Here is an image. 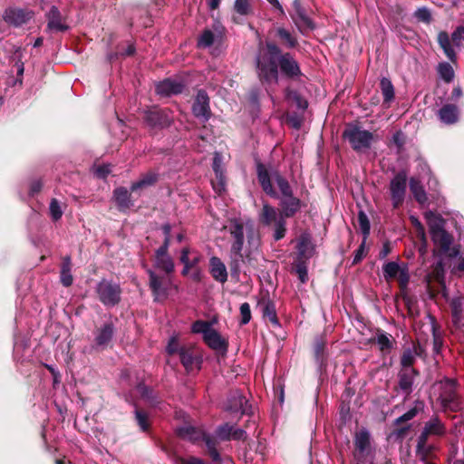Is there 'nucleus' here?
Here are the masks:
<instances>
[{"instance_id":"obj_60","label":"nucleus","mask_w":464,"mask_h":464,"mask_svg":"<svg viewBox=\"0 0 464 464\" xmlns=\"http://www.w3.org/2000/svg\"><path fill=\"white\" fill-rule=\"evenodd\" d=\"M413 15L418 21L425 24H430L432 20L430 11L424 6L418 8Z\"/></svg>"},{"instance_id":"obj_53","label":"nucleus","mask_w":464,"mask_h":464,"mask_svg":"<svg viewBox=\"0 0 464 464\" xmlns=\"http://www.w3.org/2000/svg\"><path fill=\"white\" fill-rule=\"evenodd\" d=\"M245 263V258L242 251H239V254H231V261L229 263V267L231 274L234 276H238L241 271V265Z\"/></svg>"},{"instance_id":"obj_19","label":"nucleus","mask_w":464,"mask_h":464,"mask_svg":"<svg viewBox=\"0 0 464 464\" xmlns=\"http://www.w3.org/2000/svg\"><path fill=\"white\" fill-rule=\"evenodd\" d=\"M112 200L117 209L121 213H126L134 206L131 191L123 186L117 187L112 192Z\"/></svg>"},{"instance_id":"obj_32","label":"nucleus","mask_w":464,"mask_h":464,"mask_svg":"<svg viewBox=\"0 0 464 464\" xmlns=\"http://www.w3.org/2000/svg\"><path fill=\"white\" fill-rule=\"evenodd\" d=\"M250 406L247 405V400L239 392L234 393L227 402V410L233 412L240 411L241 414H250Z\"/></svg>"},{"instance_id":"obj_52","label":"nucleus","mask_w":464,"mask_h":464,"mask_svg":"<svg viewBox=\"0 0 464 464\" xmlns=\"http://www.w3.org/2000/svg\"><path fill=\"white\" fill-rule=\"evenodd\" d=\"M212 324L208 321L204 320H197L192 324L191 331L194 334H202L203 336L208 334L210 331H212Z\"/></svg>"},{"instance_id":"obj_40","label":"nucleus","mask_w":464,"mask_h":464,"mask_svg":"<svg viewBox=\"0 0 464 464\" xmlns=\"http://www.w3.org/2000/svg\"><path fill=\"white\" fill-rule=\"evenodd\" d=\"M425 404L422 401L417 400L414 401V405L412 408H411L409 411H407L405 413H403L401 416L398 417L394 420V424L399 426L402 423H405L413 418H415L420 412H422L424 411Z\"/></svg>"},{"instance_id":"obj_51","label":"nucleus","mask_w":464,"mask_h":464,"mask_svg":"<svg viewBox=\"0 0 464 464\" xmlns=\"http://www.w3.org/2000/svg\"><path fill=\"white\" fill-rule=\"evenodd\" d=\"M432 350L435 354H439L441 351V348L443 346V339L442 336L439 331L438 324H436L434 318H432Z\"/></svg>"},{"instance_id":"obj_49","label":"nucleus","mask_w":464,"mask_h":464,"mask_svg":"<svg viewBox=\"0 0 464 464\" xmlns=\"http://www.w3.org/2000/svg\"><path fill=\"white\" fill-rule=\"evenodd\" d=\"M286 218H283L282 216H279V219L277 222L274 223V232H273V238L275 241H279L283 239L286 235Z\"/></svg>"},{"instance_id":"obj_38","label":"nucleus","mask_w":464,"mask_h":464,"mask_svg":"<svg viewBox=\"0 0 464 464\" xmlns=\"http://www.w3.org/2000/svg\"><path fill=\"white\" fill-rule=\"evenodd\" d=\"M423 430H425L430 436L440 437L446 433V427L437 415H433L424 423Z\"/></svg>"},{"instance_id":"obj_58","label":"nucleus","mask_w":464,"mask_h":464,"mask_svg":"<svg viewBox=\"0 0 464 464\" xmlns=\"http://www.w3.org/2000/svg\"><path fill=\"white\" fill-rule=\"evenodd\" d=\"M213 189L221 194L226 188L225 172L215 174V178L211 180Z\"/></svg>"},{"instance_id":"obj_2","label":"nucleus","mask_w":464,"mask_h":464,"mask_svg":"<svg viewBox=\"0 0 464 464\" xmlns=\"http://www.w3.org/2000/svg\"><path fill=\"white\" fill-rule=\"evenodd\" d=\"M256 176L263 191L269 197L278 200L279 216L286 218H294L304 207L303 201L294 194L279 197L273 183L270 182L269 170L260 161L256 162Z\"/></svg>"},{"instance_id":"obj_12","label":"nucleus","mask_w":464,"mask_h":464,"mask_svg":"<svg viewBox=\"0 0 464 464\" xmlns=\"http://www.w3.org/2000/svg\"><path fill=\"white\" fill-rule=\"evenodd\" d=\"M46 27L45 32L53 33H64L70 29L67 24L66 16H63L56 5H52L45 13Z\"/></svg>"},{"instance_id":"obj_17","label":"nucleus","mask_w":464,"mask_h":464,"mask_svg":"<svg viewBox=\"0 0 464 464\" xmlns=\"http://www.w3.org/2000/svg\"><path fill=\"white\" fill-rule=\"evenodd\" d=\"M186 84L181 80L166 78L155 85V92L160 97H170L184 92Z\"/></svg>"},{"instance_id":"obj_6","label":"nucleus","mask_w":464,"mask_h":464,"mask_svg":"<svg viewBox=\"0 0 464 464\" xmlns=\"http://www.w3.org/2000/svg\"><path fill=\"white\" fill-rule=\"evenodd\" d=\"M463 39L464 26L462 25L458 26L451 34L450 37L446 31H440L437 36V41L440 47L443 50L448 59L452 63H455L457 60V55L452 47V44L459 47Z\"/></svg>"},{"instance_id":"obj_55","label":"nucleus","mask_w":464,"mask_h":464,"mask_svg":"<svg viewBox=\"0 0 464 464\" xmlns=\"http://www.w3.org/2000/svg\"><path fill=\"white\" fill-rule=\"evenodd\" d=\"M358 224L362 234L363 235L364 240L369 237L371 230L370 220L363 210H360L358 213Z\"/></svg>"},{"instance_id":"obj_5","label":"nucleus","mask_w":464,"mask_h":464,"mask_svg":"<svg viewBox=\"0 0 464 464\" xmlns=\"http://www.w3.org/2000/svg\"><path fill=\"white\" fill-rule=\"evenodd\" d=\"M95 293L98 300L104 306L113 307L120 304L122 290L119 284L111 280L102 279L97 284Z\"/></svg>"},{"instance_id":"obj_39","label":"nucleus","mask_w":464,"mask_h":464,"mask_svg":"<svg viewBox=\"0 0 464 464\" xmlns=\"http://www.w3.org/2000/svg\"><path fill=\"white\" fill-rule=\"evenodd\" d=\"M204 442L207 448V454L211 459L214 464H222V458L218 450L219 444L218 440L212 436L204 437Z\"/></svg>"},{"instance_id":"obj_48","label":"nucleus","mask_w":464,"mask_h":464,"mask_svg":"<svg viewBox=\"0 0 464 464\" xmlns=\"http://www.w3.org/2000/svg\"><path fill=\"white\" fill-rule=\"evenodd\" d=\"M155 266L166 274H171L175 269L174 261L170 256L155 257Z\"/></svg>"},{"instance_id":"obj_46","label":"nucleus","mask_w":464,"mask_h":464,"mask_svg":"<svg viewBox=\"0 0 464 464\" xmlns=\"http://www.w3.org/2000/svg\"><path fill=\"white\" fill-rule=\"evenodd\" d=\"M252 0H236L234 3V11L242 16H248L254 14Z\"/></svg>"},{"instance_id":"obj_14","label":"nucleus","mask_w":464,"mask_h":464,"mask_svg":"<svg viewBox=\"0 0 464 464\" xmlns=\"http://www.w3.org/2000/svg\"><path fill=\"white\" fill-rule=\"evenodd\" d=\"M191 110L193 115L203 121H208L211 118L210 98L204 89L197 92Z\"/></svg>"},{"instance_id":"obj_18","label":"nucleus","mask_w":464,"mask_h":464,"mask_svg":"<svg viewBox=\"0 0 464 464\" xmlns=\"http://www.w3.org/2000/svg\"><path fill=\"white\" fill-rule=\"evenodd\" d=\"M229 233L233 237L230 252L239 254L243 250L245 243L244 224L240 219L234 218L229 223Z\"/></svg>"},{"instance_id":"obj_42","label":"nucleus","mask_w":464,"mask_h":464,"mask_svg":"<svg viewBox=\"0 0 464 464\" xmlns=\"http://www.w3.org/2000/svg\"><path fill=\"white\" fill-rule=\"evenodd\" d=\"M291 273L297 275L298 279L302 284H305L308 277L307 260L295 258L293 263Z\"/></svg>"},{"instance_id":"obj_24","label":"nucleus","mask_w":464,"mask_h":464,"mask_svg":"<svg viewBox=\"0 0 464 464\" xmlns=\"http://www.w3.org/2000/svg\"><path fill=\"white\" fill-rule=\"evenodd\" d=\"M159 173L149 170L146 173H143L140 176V179L137 181H134L130 185L131 192H139L150 188L159 181Z\"/></svg>"},{"instance_id":"obj_3","label":"nucleus","mask_w":464,"mask_h":464,"mask_svg":"<svg viewBox=\"0 0 464 464\" xmlns=\"http://www.w3.org/2000/svg\"><path fill=\"white\" fill-rule=\"evenodd\" d=\"M143 123L150 136H156L174 122L172 111L168 108L150 107L143 111Z\"/></svg>"},{"instance_id":"obj_15","label":"nucleus","mask_w":464,"mask_h":464,"mask_svg":"<svg viewBox=\"0 0 464 464\" xmlns=\"http://www.w3.org/2000/svg\"><path fill=\"white\" fill-rule=\"evenodd\" d=\"M353 443L355 448L353 456L359 462H362L372 451L371 434L369 430L365 428H362L356 431Z\"/></svg>"},{"instance_id":"obj_47","label":"nucleus","mask_w":464,"mask_h":464,"mask_svg":"<svg viewBox=\"0 0 464 464\" xmlns=\"http://www.w3.org/2000/svg\"><path fill=\"white\" fill-rule=\"evenodd\" d=\"M402 268L394 261L388 262L382 266L383 276L386 281H391L397 277Z\"/></svg>"},{"instance_id":"obj_56","label":"nucleus","mask_w":464,"mask_h":464,"mask_svg":"<svg viewBox=\"0 0 464 464\" xmlns=\"http://www.w3.org/2000/svg\"><path fill=\"white\" fill-rule=\"evenodd\" d=\"M438 72L440 77L446 82H450L454 79V71L449 63H440L438 66Z\"/></svg>"},{"instance_id":"obj_31","label":"nucleus","mask_w":464,"mask_h":464,"mask_svg":"<svg viewBox=\"0 0 464 464\" xmlns=\"http://www.w3.org/2000/svg\"><path fill=\"white\" fill-rule=\"evenodd\" d=\"M297 256L295 258L306 259L312 257L314 246L309 234H302L297 243Z\"/></svg>"},{"instance_id":"obj_11","label":"nucleus","mask_w":464,"mask_h":464,"mask_svg":"<svg viewBox=\"0 0 464 464\" xmlns=\"http://www.w3.org/2000/svg\"><path fill=\"white\" fill-rule=\"evenodd\" d=\"M407 172L401 170L390 182L391 199L394 208H400L404 201L407 188Z\"/></svg>"},{"instance_id":"obj_4","label":"nucleus","mask_w":464,"mask_h":464,"mask_svg":"<svg viewBox=\"0 0 464 464\" xmlns=\"http://www.w3.org/2000/svg\"><path fill=\"white\" fill-rule=\"evenodd\" d=\"M342 137L347 140L351 148L360 153L371 149L374 140L373 134L367 130H362L358 123L346 124Z\"/></svg>"},{"instance_id":"obj_64","label":"nucleus","mask_w":464,"mask_h":464,"mask_svg":"<svg viewBox=\"0 0 464 464\" xmlns=\"http://www.w3.org/2000/svg\"><path fill=\"white\" fill-rule=\"evenodd\" d=\"M49 209H50L51 217L54 221H57L62 218L63 211H62L60 204L56 198H53L51 200Z\"/></svg>"},{"instance_id":"obj_1","label":"nucleus","mask_w":464,"mask_h":464,"mask_svg":"<svg viewBox=\"0 0 464 464\" xmlns=\"http://www.w3.org/2000/svg\"><path fill=\"white\" fill-rule=\"evenodd\" d=\"M256 77L263 86L277 84L279 76L298 82L304 75L299 62L289 52H284L274 41L260 44L255 56Z\"/></svg>"},{"instance_id":"obj_57","label":"nucleus","mask_w":464,"mask_h":464,"mask_svg":"<svg viewBox=\"0 0 464 464\" xmlns=\"http://www.w3.org/2000/svg\"><path fill=\"white\" fill-rule=\"evenodd\" d=\"M415 362V355L414 353L407 348L403 351L401 357V365L402 369H414L413 364Z\"/></svg>"},{"instance_id":"obj_29","label":"nucleus","mask_w":464,"mask_h":464,"mask_svg":"<svg viewBox=\"0 0 464 464\" xmlns=\"http://www.w3.org/2000/svg\"><path fill=\"white\" fill-rule=\"evenodd\" d=\"M437 115L442 123L451 125L459 121V110L457 105L447 103L438 111Z\"/></svg>"},{"instance_id":"obj_34","label":"nucleus","mask_w":464,"mask_h":464,"mask_svg":"<svg viewBox=\"0 0 464 464\" xmlns=\"http://www.w3.org/2000/svg\"><path fill=\"white\" fill-rule=\"evenodd\" d=\"M149 275V285L154 296V300H157L160 296H165L167 295L166 288L163 287V277L158 276L151 269H148Z\"/></svg>"},{"instance_id":"obj_33","label":"nucleus","mask_w":464,"mask_h":464,"mask_svg":"<svg viewBox=\"0 0 464 464\" xmlns=\"http://www.w3.org/2000/svg\"><path fill=\"white\" fill-rule=\"evenodd\" d=\"M202 255L196 251L191 250L188 246H185L180 251L179 261L183 265H188L191 269L199 267L198 264L202 261Z\"/></svg>"},{"instance_id":"obj_22","label":"nucleus","mask_w":464,"mask_h":464,"mask_svg":"<svg viewBox=\"0 0 464 464\" xmlns=\"http://www.w3.org/2000/svg\"><path fill=\"white\" fill-rule=\"evenodd\" d=\"M452 324L455 329L464 327V297H454L450 302Z\"/></svg>"},{"instance_id":"obj_26","label":"nucleus","mask_w":464,"mask_h":464,"mask_svg":"<svg viewBox=\"0 0 464 464\" xmlns=\"http://www.w3.org/2000/svg\"><path fill=\"white\" fill-rule=\"evenodd\" d=\"M176 433L180 439L187 440L194 443L199 440L204 441V437L209 436V434H207L200 429L191 425H184L179 427L176 430Z\"/></svg>"},{"instance_id":"obj_16","label":"nucleus","mask_w":464,"mask_h":464,"mask_svg":"<svg viewBox=\"0 0 464 464\" xmlns=\"http://www.w3.org/2000/svg\"><path fill=\"white\" fill-rule=\"evenodd\" d=\"M115 334V325L111 321L103 323L93 331V343L101 349L107 348L111 343Z\"/></svg>"},{"instance_id":"obj_62","label":"nucleus","mask_w":464,"mask_h":464,"mask_svg":"<svg viewBox=\"0 0 464 464\" xmlns=\"http://www.w3.org/2000/svg\"><path fill=\"white\" fill-rule=\"evenodd\" d=\"M135 416H136L137 423L140 427V429L143 431L148 430L150 428V423H149L147 413L140 409H136Z\"/></svg>"},{"instance_id":"obj_43","label":"nucleus","mask_w":464,"mask_h":464,"mask_svg":"<svg viewBox=\"0 0 464 464\" xmlns=\"http://www.w3.org/2000/svg\"><path fill=\"white\" fill-rule=\"evenodd\" d=\"M410 189L417 202L423 204L427 201L428 198L426 192L420 180L415 178H411Z\"/></svg>"},{"instance_id":"obj_54","label":"nucleus","mask_w":464,"mask_h":464,"mask_svg":"<svg viewBox=\"0 0 464 464\" xmlns=\"http://www.w3.org/2000/svg\"><path fill=\"white\" fill-rule=\"evenodd\" d=\"M215 41V34L210 29H205L198 39V47H210Z\"/></svg>"},{"instance_id":"obj_35","label":"nucleus","mask_w":464,"mask_h":464,"mask_svg":"<svg viewBox=\"0 0 464 464\" xmlns=\"http://www.w3.org/2000/svg\"><path fill=\"white\" fill-rule=\"evenodd\" d=\"M137 391L142 400L148 402L150 406L155 407L161 402V398L160 397L159 392L142 382L137 385Z\"/></svg>"},{"instance_id":"obj_44","label":"nucleus","mask_w":464,"mask_h":464,"mask_svg":"<svg viewBox=\"0 0 464 464\" xmlns=\"http://www.w3.org/2000/svg\"><path fill=\"white\" fill-rule=\"evenodd\" d=\"M380 88L383 96V103H389L394 99V87L390 79L382 77L380 81Z\"/></svg>"},{"instance_id":"obj_61","label":"nucleus","mask_w":464,"mask_h":464,"mask_svg":"<svg viewBox=\"0 0 464 464\" xmlns=\"http://www.w3.org/2000/svg\"><path fill=\"white\" fill-rule=\"evenodd\" d=\"M325 342L321 338L317 339L314 345V357L317 362H323L324 359Z\"/></svg>"},{"instance_id":"obj_45","label":"nucleus","mask_w":464,"mask_h":464,"mask_svg":"<svg viewBox=\"0 0 464 464\" xmlns=\"http://www.w3.org/2000/svg\"><path fill=\"white\" fill-rule=\"evenodd\" d=\"M285 98L294 102L296 107L302 111L308 107V102L297 91L287 88L285 90Z\"/></svg>"},{"instance_id":"obj_23","label":"nucleus","mask_w":464,"mask_h":464,"mask_svg":"<svg viewBox=\"0 0 464 464\" xmlns=\"http://www.w3.org/2000/svg\"><path fill=\"white\" fill-rule=\"evenodd\" d=\"M270 182L276 183V191L279 197L290 196L294 194V189L290 185L289 181L284 177L279 170L273 169L269 171Z\"/></svg>"},{"instance_id":"obj_37","label":"nucleus","mask_w":464,"mask_h":464,"mask_svg":"<svg viewBox=\"0 0 464 464\" xmlns=\"http://www.w3.org/2000/svg\"><path fill=\"white\" fill-rule=\"evenodd\" d=\"M72 259L70 256L63 257L60 270V281L65 287H69L73 283V276L72 275Z\"/></svg>"},{"instance_id":"obj_20","label":"nucleus","mask_w":464,"mask_h":464,"mask_svg":"<svg viewBox=\"0 0 464 464\" xmlns=\"http://www.w3.org/2000/svg\"><path fill=\"white\" fill-rule=\"evenodd\" d=\"M419 375L416 369H401L398 373V388L408 397L412 392L414 379Z\"/></svg>"},{"instance_id":"obj_41","label":"nucleus","mask_w":464,"mask_h":464,"mask_svg":"<svg viewBox=\"0 0 464 464\" xmlns=\"http://www.w3.org/2000/svg\"><path fill=\"white\" fill-rule=\"evenodd\" d=\"M428 281H434L440 286L445 287V269L442 261H438L432 270L427 275Z\"/></svg>"},{"instance_id":"obj_8","label":"nucleus","mask_w":464,"mask_h":464,"mask_svg":"<svg viewBox=\"0 0 464 464\" xmlns=\"http://www.w3.org/2000/svg\"><path fill=\"white\" fill-rule=\"evenodd\" d=\"M443 223L444 220L441 218L429 220L431 240L439 246L440 253L449 251L453 241V237L444 229Z\"/></svg>"},{"instance_id":"obj_59","label":"nucleus","mask_w":464,"mask_h":464,"mask_svg":"<svg viewBox=\"0 0 464 464\" xmlns=\"http://www.w3.org/2000/svg\"><path fill=\"white\" fill-rule=\"evenodd\" d=\"M182 349H183V344H180L179 343L177 337L173 336L168 342V345L166 347V352L169 355H174V354L179 355Z\"/></svg>"},{"instance_id":"obj_30","label":"nucleus","mask_w":464,"mask_h":464,"mask_svg":"<svg viewBox=\"0 0 464 464\" xmlns=\"http://www.w3.org/2000/svg\"><path fill=\"white\" fill-rule=\"evenodd\" d=\"M379 346V350L383 355L391 353L396 344V340L389 334L378 330L375 336L372 339Z\"/></svg>"},{"instance_id":"obj_27","label":"nucleus","mask_w":464,"mask_h":464,"mask_svg":"<svg viewBox=\"0 0 464 464\" xmlns=\"http://www.w3.org/2000/svg\"><path fill=\"white\" fill-rule=\"evenodd\" d=\"M209 273L217 282L224 284L227 281V271L225 264L218 256L209 259Z\"/></svg>"},{"instance_id":"obj_36","label":"nucleus","mask_w":464,"mask_h":464,"mask_svg":"<svg viewBox=\"0 0 464 464\" xmlns=\"http://www.w3.org/2000/svg\"><path fill=\"white\" fill-rule=\"evenodd\" d=\"M276 36L286 49H295L299 45L296 36L285 27L276 28Z\"/></svg>"},{"instance_id":"obj_10","label":"nucleus","mask_w":464,"mask_h":464,"mask_svg":"<svg viewBox=\"0 0 464 464\" xmlns=\"http://www.w3.org/2000/svg\"><path fill=\"white\" fill-rule=\"evenodd\" d=\"M290 17L301 34L314 30L315 24L308 16L306 9L302 5L300 0H294L292 10L289 11Z\"/></svg>"},{"instance_id":"obj_63","label":"nucleus","mask_w":464,"mask_h":464,"mask_svg":"<svg viewBox=\"0 0 464 464\" xmlns=\"http://www.w3.org/2000/svg\"><path fill=\"white\" fill-rule=\"evenodd\" d=\"M239 310H240L239 324L240 325H246L251 320V310H250L249 304L248 303H243L240 305Z\"/></svg>"},{"instance_id":"obj_25","label":"nucleus","mask_w":464,"mask_h":464,"mask_svg":"<svg viewBox=\"0 0 464 464\" xmlns=\"http://www.w3.org/2000/svg\"><path fill=\"white\" fill-rule=\"evenodd\" d=\"M279 219L278 208L273 207L269 203H264L258 213V222L264 227H271Z\"/></svg>"},{"instance_id":"obj_7","label":"nucleus","mask_w":464,"mask_h":464,"mask_svg":"<svg viewBox=\"0 0 464 464\" xmlns=\"http://www.w3.org/2000/svg\"><path fill=\"white\" fill-rule=\"evenodd\" d=\"M179 361L187 373L193 371H200L203 363V354L199 347L195 344H183V349L179 353Z\"/></svg>"},{"instance_id":"obj_21","label":"nucleus","mask_w":464,"mask_h":464,"mask_svg":"<svg viewBox=\"0 0 464 464\" xmlns=\"http://www.w3.org/2000/svg\"><path fill=\"white\" fill-rule=\"evenodd\" d=\"M203 341L210 349L221 353L222 355H225L227 353V340L223 338L215 329L210 331L208 335L203 336Z\"/></svg>"},{"instance_id":"obj_9","label":"nucleus","mask_w":464,"mask_h":464,"mask_svg":"<svg viewBox=\"0 0 464 464\" xmlns=\"http://www.w3.org/2000/svg\"><path fill=\"white\" fill-rule=\"evenodd\" d=\"M440 390L439 400L443 408L453 409L459 405L458 382L455 379L444 378L436 383Z\"/></svg>"},{"instance_id":"obj_50","label":"nucleus","mask_w":464,"mask_h":464,"mask_svg":"<svg viewBox=\"0 0 464 464\" xmlns=\"http://www.w3.org/2000/svg\"><path fill=\"white\" fill-rule=\"evenodd\" d=\"M232 428L233 425L229 424L228 422L218 426L215 430L216 439L221 441L231 440Z\"/></svg>"},{"instance_id":"obj_13","label":"nucleus","mask_w":464,"mask_h":464,"mask_svg":"<svg viewBox=\"0 0 464 464\" xmlns=\"http://www.w3.org/2000/svg\"><path fill=\"white\" fill-rule=\"evenodd\" d=\"M34 12L27 8L8 7L4 11V21L14 27L26 24L33 17Z\"/></svg>"},{"instance_id":"obj_28","label":"nucleus","mask_w":464,"mask_h":464,"mask_svg":"<svg viewBox=\"0 0 464 464\" xmlns=\"http://www.w3.org/2000/svg\"><path fill=\"white\" fill-rule=\"evenodd\" d=\"M261 307L262 316L265 320H268L275 327L280 326V322L277 317L276 304L270 299H262L258 302Z\"/></svg>"}]
</instances>
